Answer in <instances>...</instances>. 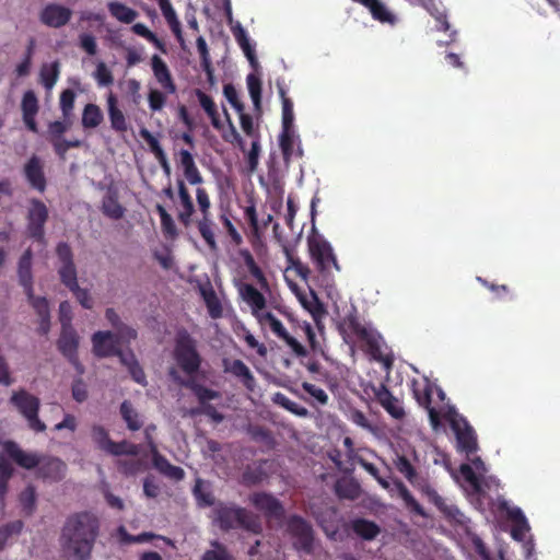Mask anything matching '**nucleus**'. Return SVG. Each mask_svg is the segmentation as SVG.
Returning a JSON list of instances; mask_svg holds the SVG:
<instances>
[{"mask_svg":"<svg viewBox=\"0 0 560 560\" xmlns=\"http://www.w3.org/2000/svg\"><path fill=\"white\" fill-rule=\"evenodd\" d=\"M100 532L101 521L92 512H77L68 516L61 529L60 540L69 559L90 560Z\"/></svg>","mask_w":560,"mask_h":560,"instance_id":"nucleus-1","label":"nucleus"},{"mask_svg":"<svg viewBox=\"0 0 560 560\" xmlns=\"http://www.w3.org/2000/svg\"><path fill=\"white\" fill-rule=\"evenodd\" d=\"M338 330L346 343H353L358 339L365 343L368 352L376 360H381L380 335L361 323L355 310L347 314L338 324Z\"/></svg>","mask_w":560,"mask_h":560,"instance_id":"nucleus-2","label":"nucleus"},{"mask_svg":"<svg viewBox=\"0 0 560 560\" xmlns=\"http://www.w3.org/2000/svg\"><path fill=\"white\" fill-rule=\"evenodd\" d=\"M213 514L214 521L224 532L242 528L253 534H259L262 530L259 517L244 508L219 503L214 508Z\"/></svg>","mask_w":560,"mask_h":560,"instance_id":"nucleus-3","label":"nucleus"},{"mask_svg":"<svg viewBox=\"0 0 560 560\" xmlns=\"http://www.w3.org/2000/svg\"><path fill=\"white\" fill-rule=\"evenodd\" d=\"M173 359L177 366L190 377L201 368L202 357L198 351L197 340L185 328L177 330L175 335Z\"/></svg>","mask_w":560,"mask_h":560,"instance_id":"nucleus-4","label":"nucleus"},{"mask_svg":"<svg viewBox=\"0 0 560 560\" xmlns=\"http://www.w3.org/2000/svg\"><path fill=\"white\" fill-rule=\"evenodd\" d=\"M285 532L292 539V547L298 552L313 555L315 551V532L312 524L298 514L289 516Z\"/></svg>","mask_w":560,"mask_h":560,"instance_id":"nucleus-5","label":"nucleus"},{"mask_svg":"<svg viewBox=\"0 0 560 560\" xmlns=\"http://www.w3.org/2000/svg\"><path fill=\"white\" fill-rule=\"evenodd\" d=\"M307 246L311 258L319 273L328 276L331 275L332 269L340 270L334 249L323 235L308 236Z\"/></svg>","mask_w":560,"mask_h":560,"instance_id":"nucleus-6","label":"nucleus"},{"mask_svg":"<svg viewBox=\"0 0 560 560\" xmlns=\"http://www.w3.org/2000/svg\"><path fill=\"white\" fill-rule=\"evenodd\" d=\"M10 402L25 418L30 430L40 433L46 430V424L39 419L40 400L25 389L13 392Z\"/></svg>","mask_w":560,"mask_h":560,"instance_id":"nucleus-7","label":"nucleus"},{"mask_svg":"<svg viewBox=\"0 0 560 560\" xmlns=\"http://www.w3.org/2000/svg\"><path fill=\"white\" fill-rule=\"evenodd\" d=\"M410 483L428 500L435 505L439 512L450 522L462 523L460 517L463 514L454 504H448L436 490L430 485L429 480L419 474L410 481Z\"/></svg>","mask_w":560,"mask_h":560,"instance_id":"nucleus-8","label":"nucleus"},{"mask_svg":"<svg viewBox=\"0 0 560 560\" xmlns=\"http://www.w3.org/2000/svg\"><path fill=\"white\" fill-rule=\"evenodd\" d=\"M48 218L49 211L47 206L40 199H30L26 212L27 236L35 242L45 244V224L47 223Z\"/></svg>","mask_w":560,"mask_h":560,"instance_id":"nucleus-9","label":"nucleus"},{"mask_svg":"<svg viewBox=\"0 0 560 560\" xmlns=\"http://www.w3.org/2000/svg\"><path fill=\"white\" fill-rule=\"evenodd\" d=\"M196 199L201 213V218L197 221V229L208 247L211 250H217L214 222L211 219V200L208 191L203 187H197Z\"/></svg>","mask_w":560,"mask_h":560,"instance_id":"nucleus-10","label":"nucleus"},{"mask_svg":"<svg viewBox=\"0 0 560 560\" xmlns=\"http://www.w3.org/2000/svg\"><path fill=\"white\" fill-rule=\"evenodd\" d=\"M451 428L455 433L457 450L465 453L466 457L474 455L478 451L477 435L468 421L459 416L450 417Z\"/></svg>","mask_w":560,"mask_h":560,"instance_id":"nucleus-11","label":"nucleus"},{"mask_svg":"<svg viewBox=\"0 0 560 560\" xmlns=\"http://www.w3.org/2000/svg\"><path fill=\"white\" fill-rule=\"evenodd\" d=\"M80 338L73 327L61 328L60 336L57 340V348L60 353L69 361V363L81 375L84 373V366L79 360L78 348Z\"/></svg>","mask_w":560,"mask_h":560,"instance_id":"nucleus-12","label":"nucleus"},{"mask_svg":"<svg viewBox=\"0 0 560 560\" xmlns=\"http://www.w3.org/2000/svg\"><path fill=\"white\" fill-rule=\"evenodd\" d=\"M56 255L60 262L58 275L61 283L68 289L77 287L78 272L70 245L66 242H59L56 246Z\"/></svg>","mask_w":560,"mask_h":560,"instance_id":"nucleus-13","label":"nucleus"},{"mask_svg":"<svg viewBox=\"0 0 560 560\" xmlns=\"http://www.w3.org/2000/svg\"><path fill=\"white\" fill-rule=\"evenodd\" d=\"M259 322L267 324L272 334L283 341L296 357H305L307 354L305 347L288 332L283 324L271 312L260 315Z\"/></svg>","mask_w":560,"mask_h":560,"instance_id":"nucleus-14","label":"nucleus"},{"mask_svg":"<svg viewBox=\"0 0 560 560\" xmlns=\"http://www.w3.org/2000/svg\"><path fill=\"white\" fill-rule=\"evenodd\" d=\"M93 352L98 358L116 355L120 359L124 351L119 349L118 337L112 331H96L92 336Z\"/></svg>","mask_w":560,"mask_h":560,"instance_id":"nucleus-15","label":"nucleus"},{"mask_svg":"<svg viewBox=\"0 0 560 560\" xmlns=\"http://www.w3.org/2000/svg\"><path fill=\"white\" fill-rule=\"evenodd\" d=\"M72 18V10L59 3H48L39 12V21L52 28L67 25Z\"/></svg>","mask_w":560,"mask_h":560,"instance_id":"nucleus-16","label":"nucleus"},{"mask_svg":"<svg viewBox=\"0 0 560 560\" xmlns=\"http://www.w3.org/2000/svg\"><path fill=\"white\" fill-rule=\"evenodd\" d=\"M170 376L174 382L179 384L180 386L190 389L196 396L200 407H205V405H209V400L219 399L221 397L220 392L208 388L199 383H197L192 378H183L178 375V372L175 369H171L168 372Z\"/></svg>","mask_w":560,"mask_h":560,"instance_id":"nucleus-17","label":"nucleus"},{"mask_svg":"<svg viewBox=\"0 0 560 560\" xmlns=\"http://www.w3.org/2000/svg\"><path fill=\"white\" fill-rule=\"evenodd\" d=\"M1 445L9 458L24 469L31 470L40 464V457L36 453L23 451L20 445L12 440H7L2 442Z\"/></svg>","mask_w":560,"mask_h":560,"instance_id":"nucleus-18","label":"nucleus"},{"mask_svg":"<svg viewBox=\"0 0 560 560\" xmlns=\"http://www.w3.org/2000/svg\"><path fill=\"white\" fill-rule=\"evenodd\" d=\"M1 445L9 458L24 469L31 470L40 464V457L36 453L23 451L20 445L12 440H7L2 442Z\"/></svg>","mask_w":560,"mask_h":560,"instance_id":"nucleus-19","label":"nucleus"},{"mask_svg":"<svg viewBox=\"0 0 560 560\" xmlns=\"http://www.w3.org/2000/svg\"><path fill=\"white\" fill-rule=\"evenodd\" d=\"M250 503L268 517L281 518L284 508L281 502L270 493L256 492L249 497Z\"/></svg>","mask_w":560,"mask_h":560,"instance_id":"nucleus-20","label":"nucleus"},{"mask_svg":"<svg viewBox=\"0 0 560 560\" xmlns=\"http://www.w3.org/2000/svg\"><path fill=\"white\" fill-rule=\"evenodd\" d=\"M373 393L376 401L389 413L394 419L400 420L405 417V410L386 385L380 384L373 387Z\"/></svg>","mask_w":560,"mask_h":560,"instance_id":"nucleus-21","label":"nucleus"},{"mask_svg":"<svg viewBox=\"0 0 560 560\" xmlns=\"http://www.w3.org/2000/svg\"><path fill=\"white\" fill-rule=\"evenodd\" d=\"M24 176L30 186L39 192H44L47 186L44 167L40 159L33 155L24 165Z\"/></svg>","mask_w":560,"mask_h":560,"instance_id":"nucleus-22","label":"nucleus"},{"mask_svg":"<svg viewBox=\"0 0 560 560\" xmlns=\"http://www.w3.org/2000/svg\"><path fill=\"white\" fill-rule=\"evenodd\" d=\"M223 372L232 374L238 378L242 384L248 389L253 390L256 382L249 368L240 359L230 360L224 358L222 360Z\"/></svg>","mask_w":560,"mask_h":560,"instance_id":"nucleus-23","label":"nucleus"},{"mask_svg":"<svg viewBox=\"0 0 560 560\" xmlns=\"http://www.w3.org/2000/svg\"><path fill=\"white\" fill-rule=\"evenodd\" d=\"M151 67L155 80L167 94H175L177 86L173 80L172 73L166 62L159 56L153 55L151 58Z\"/></svg>","mask_w":560,"mask_h":560,"instance_id":"nucleus-24","label":"nucleus"},{"mask_svg":"<svg viewBox=\"0 0 560 560\" xmlns=\"http://www.w3.org/2000/svg\"><path fill=\"white\" fill-rule=\"evenodd\" d=\"M413 395L420 406L425 408L429 415V420L434 430L441 425V413L438 409L431 406L432 388L427 384L423 389L415 388Z\"/></svg>","mask_w":560,"mask_h":560,"instance_id":"nucleus-25","label":"nucleus"},{"mask_svg":"<svg viewBox=\"0 0 560 560\" xmlns=\"http://www.w3.org/2000/svg\"><path fill=\"white\" fill-rule=\"evenodd\" d=\"M151 453L153 455L154 467L163 475L174 480H182L185 476L183 468L175 466L158 452L154 442H150Z\"/></svg>","mask_w":560,"mask_h":560,"instance_id":"nucleus-26","label":"nucleus"},{"mask_svg":"<svg viewBox=\"0 0 560 560\" xmlns=\"http://www.w3.org/2000/svg\"><path fill=\"white\" fill-rule=\"evenodd\" d=\"M177 189L179 205L182 207L177 218L183 225L188 226L191 223V217L195 213V206L184 180H177Z\"/></svg>","mask_w":560,"mask_h":560,"instance_id":"nucleus-27","label":"nucleus"},{"mask_svg":"<svg viewBox=\"0 0 560 560\" xmlns=\"http://www.w3.org/2000/svg\"><path fill=\"white\" fill-rule=\"evenodd\" d=\"M107 113L113 130L117 132H126L128 130L127 118L118 107L117 96L113 92H109L107 95Z\"/></svg>","mask_w":560,"mask_h":560,"instance_id":"nucleus-28","label":"nucleus"},{"mask_svg":"<svg viewBox=\"0 0 560 560\" xmlns=\"http://www.w3.org/2000/svg\"><path fill=\"white\" fill-rule=\"evenodd\" d=\"M38 474L44 479L59 481L65 477L67 465L57 457H49L37 466Z\"/></svg>","mask_w":560,"mask_h":560,"instance_id":"nucleus-29","label":"nucleus"},{"mask_svg":"<svg viewBox=\"0 0 560 560\" xmlns=\"http://www.w3.org/2000/svg\"><path fill=\"white\" fill-rule=\"evenodd\" d=\"M32 257V250L31 248H27L19 260V281L24 288L26 295H31V292L33 291Z\"/></svg>","mask_w":560,"mask_h":560,"instance_id":"nucleus-30","label":"nucleus"},{"mask_svg":"<svg viewBox=\"0 0 560 560\" xmlns=\"http://www.w3.org/2000/svg\"><path fill=\"white\" fill-rule=\"evenodd\" d=\"M102 212L113 220H120L125 214V208L120 205L118 192L109 188L102 200Z\"/></svg>","mask_w":560,"mask_h":560,"instance_id":"nucleus-31","label":"nucleus"},{"mask_svg":"<svg viewBox=\"0 0 560 560\" xmlns=\"http://www.w3.org/2000/svg\"><path fill=\"white\" fill-rule=\"evenodd\" d=\"M240 292L243 300L252 307L253 314L259 318L257 312L266 307L264 294L249 283L243 284Z\"/></svg>","mask_w":560,"mask_h":560,"instance_id":"nucleus-32","label":"nucleus"},{"mask_svg":"<svg viewBox=\"0 0 560 560\" xmlns=\"http://www.w3.org/2000/svg\"><path fill=\"white\" fill-rule=\"evenodd\" d=\"M119 361L128 369L131 378L136 383L140 385H147L145 373L132 351L121 354Z\"/></svg>","mask_w":560,"mask_h":560,"instance_id":"nucleus-33","label":"nucleus"},{"mask_svg":"<svg viewBox=\"0 0 560 560\" xmlns=\"http://www.w3.org/2000/svg\"><path fill=\"white\" fill-rule=\"evenodd\" d=\"M351 529L364 540H373L381 533V528L375 522L365 518L353 520Z\"/></svg>","mask_w":560,"mask_h":560,"instance_id":"nucleus-34","label":"nucleus"},{"mask_svg":"<svg viewBox=\"0 0 560 560\" xmlns=\"http://www.w3.org/2000/svg\"><path fill=\"white\" fill-rule=\"evenodd\" d=\"M411 5L421 7L427 10L440 24L439 30L448 31L450 24L447 22V16L444 11H441L435 0H407Z\"/></svg>","mask_w":560,"mask_h":560,"instance_id":"nucleus-35","label":"nucleus"},{"mask_svg":"<svg viewBox=\"0 0 560 560\" xmlns=\"http://www.w3.org/2000/svg\"><path fill=\"white\" fill-rule=\"evenodd\" d=\"M395 487L398 491L399 497L405 503V506L416 515H419L421 517L427 518L428 514L422 508V505L413 498L411 492L408 490V488L405 486V483L401 480L395 481Z\"/></svg>","mask_w":560,"mask_h":560,"instance_id":"nucleus-36","label":"nucleus"},{"mask_svg":"<svg viewBox=\"0 0 560 560\" xmlns=\"http://www.w3.org/2000/svg\"><path fill=\"white\" fill-rule=\"evenodd\" d=\"M162 14L178 40L183 39L182 25L170 0H158Z\"/></svg>","mask_w":560,"mask_h":560,"instance_id":"nucleus-37","label":"nucleus"},{"mask_svg":"<svg viewBox=\"0 0 560 560\" xmlns=\"http://www.w3.org/2000/svg\"><path fill=\"white\" fill-rule=\"evenodd\" d=\"M60 75V62L58 60L51 63H44L39 71L40 83L46 90H51Z\"/></svg>","mask_w":560,"mask_h":560,"instance_id":"nucleus-38","label":"nucleus"},{"mask_svg":"<svg viewBox=\"0 0 560 560\" xmlns=\"http://www.w3.org/2000/svg\"><path fill=\"white\" fill-rule=\"evenodd\" d=\"M104 119L103 112L96 104H86L82 112L81 124L85 129L98 127Z\"/></svg>","mask_w":560,"mask_h":560,"instance_id":"nucleus-39","label":"nucleus"},{"mask_svg":"<svg viewBox=\"0 0 560 560\" xmlns=\"http://www.w3.org/2000/svg\"><path fill=\"white\" fill-rule=\"evenodd\" d=\"M360 491V485L353 479L342 478L335 483V492L340 499L355 500Z\"/></svg>","mask_w":560,"mask_h":560,"instance_id":"nucleus-40","label":"nucleus"},{"mask_svg":"<svg viewBox=\"0 0 560 560\" xmlns=\"http://www.w3.org/2000/svg\"><path fill=\"white\" fill-rule=\"evenodd\" d=\"M459 471L464 479L472 487L476 493H486L485 488H489V482L486 479L478 477L470 465L462 464L459 466Z\"/></svg>","mask_w":560,"mask_h":560,"instance_id":"nucleus-41","label":"nucleus"},{"mask_svg":"<svg viewBox=\"0 0 560 560\" xmlns=\"http://www.w3.org/2000/svg\"><path fill=\"white\" fill-rule=\"evenodd\" d=\"M107 7L109 13L121 23H132L138 16V12L136 10L121 2L113 1L109 2Z\"/></svg>","mask_w":560,"mask_h":560,"instance_id":"nucleus-42","label":"nucleus"},{"mask_svg":"<svg viewBox=\"0 0 560 560\" xmlns=\"http://www.w3.org/2000/svg\"><path fill=\"white\" fill-rule=\"evenodd\" d=\"M196 95L198 97L200 106L205 109V112L211 119L212 126L219 129L221 127L220 117L217 109V105L213 102L212 97L202 92L201 90H197Z\"/></svg>","mask_w":560,"mask_h":560,"instance_id":"nucleus-43","label":"nucleus"},{"mask_svg":"<svg viewBox=\"0 0 560 560\" xmlns=\"http://www.w3.org/2000/svg\"><path fill=\"white\" fill-rule=\"evenodd\" d=\"M295 132L293 125H282V130L279 136V145L284 160H289L293 153Z\"/></svg>","mask_w":560,"mask_h":560,"instance_id":"nucleus-44","label":"nucleus"},{"mask_svg":"<svg viewBox=\"0 0 560 560\" xmlns=\"http://www.w3.org/2000/svg\"><path fill=\"white\" fill-rule=\"evenodd\" d=\"M267 477V472L261 465L247 466L242 474V483L246 487L257 486Z\"/></svg>","mask_w":560,"mask_h":560,"instance_id":"nucleus-45","label":"nucleus"},{"mask_svg":"<svg viewBox=\"0 0 560 560\" xmlns=\"http://www.w3.org/2000/svg\"><path fill=\"white\" fill-rule=\"evenodd\" d=\"M365 8H368L372 14V16L382 22L394 24L396 21L395 15L388 11L383 2L380 0H371Z\"/></svg>","mask_w":560,"mask_h":560,"instance_id":"nucleus-46","label":"nucleus"},{"mask_svg":"<svg viewBox=\"0 0 560 560\" xmlns=\"http://www.w3.org/2000/svg\"><path fill=\"white\" fill-rule=\"evenodd\" d=\"M234 36L242 50L244 51L246 58L248 59L250 66L256 69L258 67L257 57L253 46L249 43L246 31L242 27H238V30L234 32Z\"/></svg>","mask_w":560,"mask_h":560,"instance_id":"nucleus-47","label":"nucleus"},{"mask_svg":"<svg viewBox=\"0 0 560 560\" xmlns=\"http://www.w3.org/2000/svg\"><path fill=\"white\" fill-rule=\"evenodd\" d=\"M91 438L98 450L108 453L113 440L108 431L101 424H93L91 428Z\"/></svg>","mask_w":560,"mask_h":560,"instance_id":"nucleus-48","label":"nucleus"},{"mask_svg":"<svg viewBox=\"0 0 560 560\" xmlns=\"http://www.w3.org/2000/svg\"><path fill=\"white\" fill-rule=\"evenodd\" d=\"M120 415L127 428L131 431H137L142 427V422L139 419L138 412L133 409L132 404L129 400H124L120 405Z\"/></svg>","mask_w":560,"mask_h":560,"instance_id":"nucleus-49","label":"nucleus"},{"mask_svg":"<svg viewBox=\"0 0 560 560\" xmlns=\"http://www.w3.org/2000/svg\"><path fill=\"white\" fill-rule=\"evenodd\" d=\"M247 433L255 442L262 443L268 447H273L275 439L271 431L262 425H249Z\"/></svg>","mask_w":560,"mask_h":560,"instance_id":"nucleus-50","label":"nucleus"},{"mask_svg":"<svg viewBox=\"0 0 560 560\" xmlns=\"http://www.w3.org/2000/svg\"><path fill=\"white\" fill-rule=\"evenodd\" d=\"M140 453V447L137 444H133L129 441L122 440L120 442L110 443V448L107 454L113 456H137Z\"/></svg>","mask_w":560,"mask_h":560,"instance_id":"nucleus-51","label":"nucleus"},{"mask_svg":"<svg viewBox=\"0 0 560 560\" xmlns=\"http://www.w3.org/2000/svg\"><path fill=\"white\" fill-rule=\"evenodd\" d=\"M14 469L12 465L0 455V500L3 501L9 487V480L12 478Z\"/></svg>","mask_w":560,"mask_h":560,"instance_id":"nucleus-52","label":"nucleus"},{"mask_svg":"<svg viewBox=\"0 0 560 560\" xmlns=\"http://www.w3.org/2000/svg\"><path fill=\"white\" fill-rule=\"evenodd\" d=\"M277 86L282 101V125L292 126L294 121L293 102L287 96L282 84L278 82Z\"/></svg>","mask_w":560,"mask_h":560,"instance_id":"nucleus-53","label":"nucleus"},{"mask_svg":"<svg viewBox=\"0 0 560 560\" xmlns=\"http://www.w3.org/2000/svg\"><path fill=\"white\" fill-rule=\"evenodd\" d=\"M74 102H75V92L73 90L66 89L61 92L60 98H59V106H60V110L62 113V117L66 120H69L73 116Z\"/></svg>","mask_w":560,"mask_h":560,"instance_id":"nucleus-54","label":"nucleus"},{"mask_svg":"<svg viewBox=\"0 0 560 560\" xmlns=\"http://www.w3.org/2000/svg\"><path fill=\"white\" fill-rule=\"evenodd\" d=\"M247 89L256 109H260L261 104V80L258 75L249 73L246 78Z\"/></svg>","mask_w":560,"mask_h":560,"instance_id":"nucleus-55","label":"nucleus"},{"mask_svg":"<svg viewBox=\"0 0 560 560\" xmlns=\"http://www.w3.org/2000/svg\"><path fill=\"white\" fill-rule=\"evenodd\" d=\"M155 210L161 220V226L165 235L174 237L177 235V229L172 215L162 205H156Z\"/></svg>","mask_w":560,"mask_h":560,"instance_id":"nucleus-56","label":"nucleus"},{"mask_svg":"<svg viewBox=\"0 0 560 560\" xmlns=\"http://www.w3.org/2000/svg\"><path fill=\"white\" fill-rule=\"evenodd\" d=\"M275 401L295 416H299V417H307L308 416V410L305 407L289 399L285 395H283L281 393L276 394Z\"/></svg>","mask_w":560,"mask_h":560,"instance_id":"nucleus-57","label":"nucleus"},{"mask_svg":"<svg viewBox=\"0 0 560 560\" xmlns=\"http://www.w3.org/2000/svg\"><path fill=\"white\" fill-rule=\"evenodd\" d=\"M22 115H37L39 106L34 91L28 90L23 94L21 103Z\"/></svg>","mask_w":560,"mask_h":560,"instance_id":"nucleus-58","label":"nucleus"},{"mask_svg":"<svg viewBox=\"0 0 560 560\" xmlns=\"http://www.w3.org/2000/svg\"><path fill=\"white\" fill-rule=\"evenodd\" d=\"M397 470L410 482L417 475V470L405 455H397L395 459Z\"/></svg>","mask_w":560,"mask_h":560,"instance_id":"nucleus-59","label":"nucleus"},{"mask_svg":"<svg viewBox=\"0 0 560 560\" xmlns=\"http://www.w3.org/2000/svg\"><path fill=\"white\" fill-rule=\"evenodd\" d=\"M212 546L214 549L207 550L202 555L201 560H234V558L228 551L226 547L219 541H213Z\"/></svg>","mask_w":560,"mask_h":560,"instance_id":"nucleus-60","label":"nucleus"},{"mask_svg":"<svg viewBox=\"0 0 560 560\" xmlns=\"http://www.w3.org/2000/svg\"><path fill=\"white\" fill-rule=\"evenodd\" d=\"M220 221L231 237V241L237 246L241 245L243 243V237L234 226L228 211H224L220 214Z\"/></svg>","mask_w":560,"mask_h":560,"instance_id":"nucleus-61","label":"nucleus"},{"mask_svg":"<svg viewBox=\"0 0 560 560\" xmlns=\"http://www.w3.org/2000/svg\"><path fill=\"white\" fill-rule=\"evenodd\" d=\"M202 295L208 307L209 314L212 318H218L222 315L221 304L213 290L202 291Z\"/></svg>","mask_w":560,"mask_h":560,"instance_id":"nucleus-62","label":"nucleus"},{"mask_svg":"<svg viewBox=\"0 0 560 560\" xmlns=\"http://www.w3.org/2000/svg\"><path fill=\"white\" fill-rule=\"evenodd\" d=\"M36 492L34 487L27 486L20 494V503L26 514H32L35 509Z\"/></svg>","mask_w":560,"mask_h":560,"instance_id":"nucleus-63","label":"nucleus"},{"mask_svg":"<svg viewBox=\"0 0 560 560\" xmlns=\"http://www.w3.org/2000/svg\"><path fill=\"white\" fill-rule=\"evenodd\" d=\"M72 125L71 118L69 120H66L63 118V121L55 120L51 121L48 125V135H49V141L61 139L63 133L70 128Z\"/></svg>","mask_w":560,"mask_h":560,"instance_id":"nucleus-64","label":"nucleus"}]
</instances>
